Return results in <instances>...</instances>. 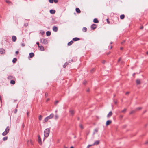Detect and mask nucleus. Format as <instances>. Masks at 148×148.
I'll list each match as a JSON object with an SVG mask.
<instances>
[{
    "label": "nucleus",
    "mask_w": 148,
    "mask_h": 148,
    "mask_svg": "<svg viewBox=\"0 0 148 148\" xmlns=\"http://www.w3.org/2000/svg\"><path fill=\"white\" fill-rule=\"evenodd\" d=\"M50 128H47L44 131V136L45 137H47L48 136L50 133Z\"/></svg>",
    "instance_id": "f257e3e1"
},
{
    "label": "nucleus",
    "mask_w": 148,
    "mask_h": 148,
    "mask_svg": "<svg viewBox=\"0 0 148 148\" xmlns=\"http://www.w3.org/2000/svg\"><path fill=\"white\" fill-rule=\"evenodd\" d=\"M54 116L53 113L51 114L50 115L46 117L44 119V121L45 122H47L49 119L52 118Z\"/></svg>",
    "instance_id": "f03ea898"
},
{
    "label": "nucleus",
    "mask_w": 148,
    "mask_h": 148,
    "mask_svg": "<svg viewBox=\"0 0 148 148\" xmlns=\"http://www.w3.org/2000/svg\"><path fill=\"white\" fill-rule=\"evenodd\" d=\"M40 42L41 43H42L45 45H47L48 43V42L47 40L46 39L43 38L40 39Z\"/></svg>",
    "instance_id": "7ed1b4c3"
},
{
    "label": "nucleus",
    "mask_w": 148,
    "mask_h": 148,
    "mask_svg": "<svg viewBox=\"0 0 148 148\" xmlns=\"http://www.w3.org/2000/svg\"><path fill=\"white\" fill-rule=\"evenodd\" d=\"M97 27V25L96 24H93L91 25V29L94 30Z\"/></svg>",
    "instance_id": "20e7f679"
},
{
    "label": "nucleus",
    "mask_w": 148,
    "mask_h": 148,
    "mask_svg": "<svg viewBox=\"0 0 148 148\" xmlns=\"http://www.w3.org/2000/svg\"><path fill=\"white\" fill-rule=\"evenodd\" d=\"M69 113L70 116H73L75 114V112L72 110H70L69 111Z\"/></svg>",
    "instance_id": "39448f33"
},
{
    "label": "nucleus",
    "mask_w": 148,
    "mask_h": 148,
    "mask_svg": "<svg viewBox=\"0 0 148 148\" xmlns=\"http://www.w3.org/2000/svg\"><path fill=\"white\" fill-rule=\"evenodd\" d=\"M5 50L3 48L0 49V53L1 54H4L5 53Z\"/></svg>",
    "instance_id": "423d86ee"
},
{
    "label": "nucleus",
    "mask_w": 148,
    "mask_h": 148,
    "mask_svg": "<svg viewBox=\"0 0 148 148\" xmlns=\"http://www.w3.org/2000/svg\"><path fill=\"white\" fill-rule=\"evenodd\" d=\"M38 143L41 145H42V142L41 141V138L40 137V136L39 135L38 136Z\"/></svg>",
    "instance_id": "0eeeda50"
},
{
    "label": "nucleus",
    "mask_w": 148,
    "mask_h": 148,
    "mask_svg": "<svg viewBox=\"0 0 148 148\" xmlns=\"http://www.w3.org/2000/svg\"><path fill=\"white\" fill-rule=\"evenodd\" d=\"M8 79L9 80L15 79V78L14 77L10 75L8 77Z\"/></svg>",
    "instance_id": "6e6552de"
},
{
    "label": "nucleus",
    "mask_w": 148,
    "mask_h": 148,
    "mask_svg": "<svg viewBox=\"0 0 148 148\" xmlns=\"http://www.w3.org/2000/svg\"><path fill=\"white\" fill-rule=\"evenodd\" d=\"M111 123H112V121L111 120H108L106 122V125L108 126V125H110V124Z\"/></svg>",
    "instance_id": "1a4fd4ad"
},
{
    "label": "nucleus",
    "mask_w": 148,
    "mask_h": 148,
    "mask_svg": "<svg viewBox=\"0 0 148 148\" xmlns=\"http://www.w3.org/2000/svg\"><path fill=\"white\" fill-rule=\"evenodd\" d=\"M53 30L54 32H56L58 30V28L57 27L54 26L53 27Z\"/></svg>",
    "instance_id": "9d476101"
},
{
    "label": "nucleus",
    "mask_w": 148,
    "mask_h": 148,
    "mask_svg": "<svg viewBox=\"0 0 148 148\" xmlns=\"http://www.w3.org/2000/svg\"><path fill=\"white\" fill-rule=\"evenodd\" d=\"M5 1L9 5H11L13 4L9 0H6Z\"/></svg>",
    "instance_id": "9b49d317"
},
{
    "label": "nucleus",
    "mask_w": 148,
    "mask_h": 148,
    "mask_svg": "<svg viewBox=\"0 0 148 148\" xmlns=\"http://www.w3.org/2000/svg\"><path fill=\"white\" fill-rule=\"evenodd\" d=\"M50 13L51 14H54L56 13V10H54L51 9L49 11Z\"/></svg>",
    "instance_id": "f8f14e48"
},
{
    "label": "nucleus",
    "mask_w": 148,
    "mask_h": 148,
    "mask_svg": "<svg viewBox=\"0 0 148 148\" xmlns=\"http://www.w3.org/2000/svg\"><path fill=\"white\" fill-rule=\"evenodd\" d=\"M112 114V111H110L108 113L107 115V117L108 118L111 117Z\"/></svg>",
    "instance_id": "ddd939ff"
},
{
    "label": "nucleus",
    "mask_w": 148,
    "mask_h": 148,
    "mask_svg": "<svg viewBox=\"0 0 148 148\" xmlns=\"http://www.w3.org/2000/svg\"><path fill=\"white\" fill-rule=\"evenodd\" d=\"M80 40V38L77 37H75L73 39V40L74 41H76Z\"/></svg>",
    "instance_id": "4468645a"
},
{
    "label": "nucleus",
    "mask_w": 148,
    "mask_h": 148,
    "mask_svg": "<svg viewBox=\"0 0 148 148\" xmlns=\"http://www.w3.org/2000/svg\"><path fill=\"white\" fill-rule=\"evenodd\" d=\"M99 140H97L96 141L93 143V145H97L99 144Z\"/></svg>",
    "instance_id": "2eb2a0df"
},
{
    "label": "nucleus",
    "mask_w": 148,
    "mask_h": 148,
    "mask_svg": "<svg viewBox=\"0 0 148 148\" xmlns=\"http://www.w3.org/2000/svg\"><path fill=\"white\" fill-rule=\"evenodd\" d=\"M40 50L41 51H43L44 50V48L43 46L41 45L39 46Z\"/></svg>",
    "instance_id": "dca6fc26"
},
{
    "label": "nucleus",
    "mask_w": 148,
    "mask_h": 148,
    "mask_svg": "<svg viewBox=\"0 0 148 148\" xmlns=\"http://www.w3.org/2000/svg\"><path fill=\"white\" fill-rule=\"evenodd\" d=\"M12 41L14 42H15L16 41V36H12Z\"/></svg>",
    "instance_id": "f3484780"
},
{
    "label": "nucleus",
    "mask_w": 148,
    "mask_h": 148,
    "mask_svg": "<svg viewBox=\"0 0 148 148\" xmlns=\"http://www.w3.org/2000/svg\"><path fill=\"white\" fill-rule=\"evenodd\" d=\"M75 10H76V11L78 13H79L81 12V11H80V9H79V8H76Z\"/></svg>",
    "instance_id": "a211bd4d"
},
{
    "label": "nucleus",
    "mask_w": 148,
    "mask_h": 148,
    "mask_svg": "<svg viewBox=\"0 0 148 148\" xmlns=\"http://www.w3.org/2000/svg\"><path fill=\"white\" fill-rule=\"evenodd\" d=\"M9 130H10V127H9V126H8L5 130V131L6 132L7 131V133H8L9 132Z\"/></svg>",
    "instance_id": "6ab92c4d"
},
{
    "label": "nucleus",
    "mask_w": 148,
    "mask_h": 148,
    "mask_svg": "<svg viewBox=\"0 0 148 148\" xmlns=\"http://www.w3.org/2000/svg\"><path fill=\"white\" fill-rule=\"evenodd\" d=\"M34 53H29V57L30 58H32V57H33L34 56Z\"/></svg>",
    "instance_id": "aec40b11"
},
{
    "label": "nucleus",
    "mask_w": 148,
    "mask_h": 148,
    "mask_svg": "<svg viewBox=\"0 0 148 148\" xmlns=\"http://www.w3.org/2000/svg\"><path fill=\"white\" fill-rule=\"evenodd\" d=\"M73 41L72 40H71V41H70V42H69L68 43V44H67V45L68 46H70L72 44H73Z\"/></svg>",
    "instance_id": "412c9836"
},
{
    "label": "nucleus",
    "mask_w": 148,
    "mask_h": 148,
    "mask_svg": "<svg viewBox=\"0 0 148 148\" xmlns=\"http://www.w3.org/2000/svg\"><path fill=\"white\" fill-rule=\"evenodd\" d=\"M51 34V32L50 31H48L46 32V35L47 36H49Z\"/></svg>",
    "instance_id": "4be33fe9"
},
{
    "label": "nucleus",
    "mask_w": 148,
    "mask_h": 148,
    "mask_svg": "<svg viewBox=\"0 0 148 148\" xmlns=\"http://www.w3.org/2000/svg\"><path fill=\"white\" fill-rule=\"evenodd\" d=\"M93 21L94 23H99V21L97 18L94 19Z\"/></svg>",
    "instance_id": "5701e85b"
},
{
    "label": "nucleus",
    "mask_w": 148,
    "mask_h": 148,
    "mask_svg": "<svg viewBox=\"0 0 148 148\" xmlns=\"http://www.w3.org/2000/svg\"><path fill=\"white\" fill-rule=\"evenodd\" d=\"M69 64V63L66 62L65 63L64 65H63V67L64 68H65Z\"/></svg>",
    "instance_id": "b1692460"
},
{
    "label": "nucleus",
    "mask_w": 148,
    "mask_h": 148,
    "mask_svg": "<svg viewBox=\"0 0 148 148\" xmlns=\"http://www.w3.org/2000/svg\"><path fill=\"white\" fill-rule=\"evenodd\" d=\"M136 83L137 85H139L140 84V79H137L136 80Z\"/></svg>",
    "instance_id": "393cba45"
},
{
    "label": "nucleus",
    "mask_w": 148,
    "mask_h": 148,
    "mask_svg": "<svg viewBox=\"0 0 148 148\" xmlns=\"http://www.w3.org/2000/svg\"><path fill=\"white\" fill-rule=\"evenodd\" d=\"M15 83V81L13 80H11L10 82V83L12 84H14Z\"/></svg>",
    "instance_id": "a878e982"
},
{
    "label": "nucleus",
    "mask_w": 148,
    "mask_h": 148,
    "mask_svg": "<svg viewBox=\"0 0 148 148\" xmlns=\"http://www.w3.org/2000/svg\"><path fill=\"white\" fill-rule=\"evenodd\" d=\"M125 16L124 14H122L120 16V18L121 19H123L125 18Z\"/></svg>",
    "instance_id": "bb28decb"
},
{
    "label": "nucleus",
    "mask_w": 148,
    "mask_h": 148,
    "mask_svg": "<svg viewBox=\"0 0 148 148\" xmlns=\"http://www.w3.org/2000/svg\"><path fill=\"white\" fill-rule=\"evenodd\" d=\"M87 28L86 27H84L82 29V31L83 32H86L87 31Z\"/></svg>",
    "instance_id": "cd10ccee"
},
{
    "label": "nucleus",
    "mask_w": 148,
    "mask_h": 148,
    "mask_svg": "<svg viewBox=\"0 0 148 148\" xmlns=\"http://www.w3.org/2000/svg\"><path fill=\"white\" fill-rule=\"evenodd\" d=\"M98 129L97 128H96L95 129V130H94V132H93V135H94L95 134V132H98Z\"/></svg>",
    "instance_id": "c85d7f7f"
},
{
    "label": "nucleus",
    "mask_w": 148,
    "mask_h": 148,
    "mask_svg": "<svg viewBox=\"0 0 148 148\" xmlns=\"http://www.w3.org/2000/svg\"><path fill=\"white\" fill-rule=\"evenodd\" d=\"M8 133L7 132V131H5L2 133V135L3 136H5Z\"/></svg>",
    "instance_id": "c756f323"
},
{
    "label": "nucleus",
    "mask_w": 148,
    "mask_h": 148,
    "mask_svg": "<svg viewBox=\"0 0 148 148\" xmlns=\"http://www.w3.org/2000/svg\"><path fill=\"white\" fill-rule=\"evenodd\" d=\"M17 60V59L16 58H14L13 59L12 62L13 63H14L16 62Z\"/></svg>",
    "instance_id": "7c9ffc66"
},
{
    "label": "nucleus",
    "mask_w": 148,
    "mask_h": 148,
    "mask_svg": "<svg viewBox=\"0 0 148 148\" xmlns=\"http://www.w3.org/2000/svg\"><path fill=\"white\" fill-rule=\"evenodd\" d=\"M127 110L126 109L124 108L123 110H122L121 111V112L123 113H125Z\"/></svg>",
    "instance_id": "2f4dec72"
},
{
    "label": "nucleus",
    "mask_w": 148,
    "mask_h": 148,
    "mask_svg": "<svg viewBox=\"0 0 148 148\" xmlns=\"http://www.w3.org/2000/svg\"><path fill=\"white\" fill-rule=\"evenodd\" d=\"M79 125V127L81 129H84V127L82 124H80Z\"/></svg>",
    "instance_id": "473e14b6"
},
{
    "label": "nucleus",
    "mask_w": 148,
    "mask_h": 148,
    "mask_svg": "<svg viewBox=\"0 0 148 148\" xmlns=\"http://www.w3.org/2000/svg\"><path fill=\"white\" fill-rule=\"evenodd\" d=\"M8 139V137L7 136H6V137H4L3 138V141H6V140Z\"/></svg>",
    "instance_id": "72a5a7b5"
},
{
    "label": "nucleus",
    "mask_w": 148,
    "mask_h": 148,
    "mask_svg": "<svg viewBox=\"0 0 148 148\" xmlns=\"http://www.w3.org/2000/svg\"><path fill=\"white\" fill-rule=\"evenodd\" d=\"M42 116L41 115H40L39 116L38 119L40 121H41L42 120Z\"/></svg>",
    "instance_id": "f704fd0d"
},
{
    "label": "nucleus",
    "mask_w": 148,
    "mask_h": 148,
    "mask_svg": "<svg viewBox=\"0 0 148 148\" xmlns=\"http://www.w3.org/2000/svg\"><path fill=\"white\" fill-rule=\"evenodd\" d=\"M59 101L58 100H56L55 101L54 104L55 105H57Z\"/></svg>",
    "instance_id": "c9c22d12"
},
{
    "label": "nucleus",
    "mask_w": 148,
    "mask_h": 148,
    "mask_svg": "<svg viewBox=\"0 0 148 148\" xmlns=\"http://www.w3.org/2000/svg\"><path fill=\"white\" fill-rule=\"evenodd\" d=\"M87 83V81L86 80H84L83 81V84L84 85H85Z\"/></svg>",
    "instance_id": "e433bc0d"
},
{
    "label": "nucleus",
    "mask_w": 148,
    "mask_h": 148,
    "mask_svg": "<svg viewBox=\"0 0 148 148\" xmlns=\"http://www.w3.org/2000/svg\"><path fill=\"white\" fill-rule=\"evenodd\" d=\"M49 2L51 3H53V0H49Z\"/></svg>",
    "instance_id": "4c0bfd02"
},
{
    "label": "nucleus",
    "mask_w": 148,
    "mask_h": 148,
    "mask_svg": "<svg viewBox=\"0 0 148 148\" xmlns=\"http://www.w3.org/2000/svg\"><path fill=\"white\" fill-rule=\"evenodd\" d=\"M142 109V108L141 107H138L136 109V110H141Z\"/></svg>",
    "instance_id": "58836bf2"
},
{
    "label": "nucleus",
    "mask_w": 148,
    "mask_h": 148,
    "mask_svg": "<svg viewBox=\"0 0 148 148\" xmlns=\"http://www.w3.org/2000/svg\"><path fill=\"white\" fill-rule=\"evenodd\" d=\"M125 40H123V41L121 43V44L122 45H123L125 43Z\"/></svg>",
    "instance_id": "ea45409f"
},
{
    "label": "nucleus",
    "mask_w": 148,
    "mask_h": 148,
    "mask_svg": "<svg viewBox=\"0 0 148 148\" xmlns=\"http://www.w3.org/2000/svg\"><path fill=\"white\" fill-rule=\"evenodd\" d=\"M106 21H107V23L109 24H110V22L109 21V19H106Z\"/></svg>",
    "instance_id": "a19ab883"
},
{
    "label": "nucleus",
    "mask_w": 148,
    "mask_h": 148,
    "mask_svg": "<svg viewBox=\"0 0 148 148\" xmlns=\"http://www.w3.org/2000/svg\"><path fill=\"white\" fill-rule=\"evenodd\" d=\"M40 33L42 35H43L45 33V32L44 31H41Z\"/></svg>",
    "instance_id": "79ce46f5"
},
{
    "label": "nucleus",
    "mask_w": 148,
    "mask_h": 148,
    "mask_svg": "<svg viewBox=\"0 0 148 148\" xmlns=\"http://www.w3.org/2000/svg\"><path fill=\"white\" fill-rule=\"evenodd\" d=\"M58 116L57 115H56L55 116V119H57L58 118Z\"/></svg>",
    "instance_id": "37998d69"
},
{
    "label": "nucleus",
    "mask_w": 148,
    "mask_h": 148,
    "mask_svg": "<svg viewBox=\"0 0 148 148\" xmlns=\"http://www.w3.org/2000/svg\"><path fill=\"white\" fill-rule=\"evenodd\" d=\"M45 97H47L48 96V94L47 92L45 93Z\"/></svg>",
    "instance_id": "c03bdc74"
},
{
    "label": "nucleus",
    "mask_w": 148,
    "mask_h": 148,
    "mask_svg": "<svg viewBox=\"0 0 148 148\" xmlns=\"http://www.w3.org/2000/svg\"><path fill=\"white\" fill-rule=\"evenodd\" d=\"M27 117H29V112L28 111H27Z\"/></svg>",
    "instance_id": "a18cd8bd"
},
{
    "label": "nucleus",
    "mask_w": 148,
    "mask_h": 148,
    "mask_svg": "<svg viewBox=\"0 0 148 148\" xmlns=\"http://www.w3.org/2000/svg\"><path fill=\"white\" fill-rule=\"evenodd\" d=\"M134 112H135V111L134 110H132L130 112V114H133V113H134Z\"/></svg>",
    "instance_id": "49530a36"
},
{
    "label": "nucleus",
    "mask_w": 148,
    "mask_h": 148,
    "mask_svg": "<svg viewBox=\"0 0 148 148\" xmlns=\"http://www.w3.org/2000/svg\"><path fill=\"white\" fill-rule=\"evenodd\" d=\"M58 0H53V1H54L55 3H58Z\"/></svg>",
    "instance_id": "de8ad7c7"
},
{
    "label": "nucleus",
    "mask_w": 148,
    "mask_h": 148,
    "mask_svg": "<svg viewBox=\"0 0 148 148\" xmlns=\"http://www.w3.org/2000/svg\"><path fill=\"white\" fill-rule=\"evenodd\" d=\"M17 110L16 109L15 110V111H14V113L15 114H16L17 113Z\"/></svg>",
    "instance_id": "09e8293b"
},
{
    "label": "nucleus",
    "mask_w": 148,
    "mask_h": 148,
    "mask_svg": "<svg viewBox=\"0 0 148 148\" xmlns=\"http://www.w3.org/2000/svg\"><path fill=\"white\" fill-rule=\"evenodd\" d=\"M21 45L22 47H24L25 46V44L24 43H22L21 44Z\"/></svg>",
    "instance_id": "8fccbe9b"
},
{
    "label": "nucleus",
    "mask_w": 148,
    "mask_h": 148,
    "mask_svg": "<svg viewBox=\"0 0 148 148\" xmlns=\"http://www.w3.org/2000/svg\"><path fill=\"white\" fill-rule=\"evenodd\" d=\"M30 143L31 144L33 145V141L32 140H30Z\"/></svg>",
    "instance_id": "3c124183"
},
{
    "label": "nucleus",
    "mask_w": 148,
    "mask_h": 148,
    "mask_svg": "<svg viewBox=\"0 0 148 148\" xmlns=\"http://www.w3.org/2000/svg\"><path fill=\"white\" fill-rule=\"evenodd\" d=\"M92 145H89L87 147V148H89V147L91 146H92Z\"/></svg>",
    "instance_id": "603ef678"
},
{
    "label": "nucleus",
    "mask_w": 148,
    "mask_h": 148,
    "mask_svg": "<svg viewBox=\"0 0 148 148\" xmlns=\"http://www.w3.org/2000/svg\"><path fill=\"white\" fill-rule=\"evenodd\" d=\"M36 44L38 45V47H39V42H36Z\"/></svg>",
    "instance_id": "864d4df0"
},
{
    "label": "nucleus",
    "mask_w": 148,
    "mask_h": 148,
    "mask_svg": "<svg viewBox=\"0 0 148 148\" xmlns=\"http://www.w3.org/2000/svg\"><path fill=\"white\" fill-rule=\"evenodd\" d=\"M15 53L16 54H18L19 53V51H16L15 52Z\"/></svg>",
    "instance_id": "5fc2aeb1"
},
{
    "label": "nucleus",
    "mask_w": 148,
    "mask_h": 148,
    "mask_svg": "<svg viewBox=\"0 0 148 148\" xmlns=\"http://www.w3.org/2000/svg\"><path fill=\"white\" fill-rule=\"evenodd\" d=\"M121 58H120L118 59V62H119L120 60H121Z\"/></svg>",
    "instance_id": "6e6d98bb"
},
{
    "label": "nucleus",
    "mask_w": 148,
    "mask_h": 148,
    "mask_svg": "<svg viewBox=\"0 0 148 148\" xmlns=\"http://www.w3.org/2000/svg\"><path fill=\"white\" fill-rule=\"evenodd\" d=\"M130 93V92H126L125 93V94L126 95H128Z\"/></svg>",
    "instance_id": "4d7b16f0"
},
{
    "label": "nucleus",
    "mask_w": 148,
    "mask_h": 148,
    "mask_svg": "<svg viewBox=\"0 0 148 148\" xmlns=\"http://www.w3.org/2000/svg\"><path fill=\"white\" fill-rule=\"evenodd\" d=\"M143 26H141L140 27V29H143Z\"/></svg>",
    "instance_id": "13d9d810"
},
{
    "label": "nucleus",
    "mask_w": 148,
    "mask_h": 148,
    "mask_svg": "<svg viewBox=\"0 0 148 148\" xmlns=\"http://www.w3.org/2000/svg\"><path fill=\"white\" fill-rule=\"evenodd\" d=\"M123 117V116L122 115H120V118H122Z\"/></svg>",
    "instance_id": "bf43d9fd"
},
{
    "label": "nucleus",
    "mask_w": 148,
    "mask_h": 148,
    "mask_svg": "<svg viewBox=\"0 0 148 148\" xmlns=\"http://www.w3.org/2000/svg\"><path fill=\"white\" fill-rule=\"evenodd\" d=\"M105 62H106V61L105 60H103L102 61V63L103 64H104V63H105Z\"/></svg>",
    "instance_id": "052dcab7"
},
{
    "label": "nucleus",
    "mask_w": 148,
    "mask_h": 148,
    "mask_svg": "<svg viewBox=\"0 0 148 148\" xmlns=\"http://www.w3.org/2000/svg\"><path fill=\"white\" fill-rule=\"evenodd\" d=\"M145 144H148V141H146L145 143Z\"/></svg>",
    "instance_id": "680f3d73"
},
{
    "label": "nucleus",
    "mask_w": 148,
    "mask_h": 148,
    "mask_svg": "<svg viewBox=\"0 0 148 148\" xmlns=\"http://www.w3.org/2000/svg\"><path fill=\"white\" fill-rule=\"evenodd\" d=\"M49 98H47V99H46V101H49Z\"/></svg>",
    "instance_id": "e2e57ef3"
},
{
    "label": "nucleus",
    "mask_w": 148,
    "mask_h": 148,
    "mask_svg": "<svg viewBox=\"0 0 148 148\" xmlns=\"http://www.w3.org/2000/svg\"><path fill=\"white\" fill-rule=\"evenodd\" d=\"M120 49L121 50H123V47H121L120 48Z\"/></svg>",
    "instance_id": "0e129e2a"
},
{
    "label": "nucleus",
    "mask_w": 148,
    "mask_h": 148,
    "mask_svg": "<svg viewBox=\"0 0 148 148\" xmlns=\"http://www.w3.org/2000/svg\"><path fill=\"white\" fill-rule=\"evenodd\" d=\"M110 53V52H108L107 53V55H109V54Z\"/></svg>",
    "instance_id": "69168bd1"
},
{
    "label": "nucleus",
    "mask_w": 148,
    "mask_h": 148,
    "mask_svg": "<svg viewBox=\"0 0 148 148\" xmlns=\"http://www.w3.org/2000/svg\"><path fill=\"white\" fill-rule=\"evenodd\" d=\"M94 69H91V70H90V72H92V71H93Z\"/></svg>",
    "instance_id": "338daca9"
},
{
    "label": "nucleus",
    "mask_w": 148,
    "mask_h": 148,
    "mask_svg": "<svg viewBox=\"0 0 148 148\" xmlns=\"http://www.w3.org/2000/svg\"><path fill=\"white\" fill-rule=\"evenodd\" d=\"M77 119L78 120H79L80 119V118L79 117H78L77 118Z\"/></svg>",
    "instance_id": "774afa93"
}]
</instances>
